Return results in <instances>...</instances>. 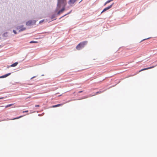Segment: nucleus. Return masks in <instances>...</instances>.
<instances>
[{
	"label": "nucleus",
	"instance_id": "nucleus-1",
	"mask_svg": "<svg viewBox=\"0 0 157 157\" xmlns=\"http://www.w3.org/2000/svg\"><path fill=\"white\" fill-rule=\"evenodd\" d=\"M67 2L66 0H58L57 8H60L62 7V9L59 11L57 14L59 15L60 13L63 12L65 10V7L66 5Z\"/></svg>",
	"mask_w": 157,
	"mask_h": 157
},
{
	"label": "nucleus",
	"instance_id": "nucleus-2",
	"mask_svg": "<svg viewBox=\"0 0 157 157\" xmlns=\"http://www.w3.org/2000/svg\"><path fill=\"white\" fill-rule=\"evenodd\" d=\"M87 43V41H86L81 42L76 46V48L77 50H79L83 48Z\"/></svg>",
	"mask_w": 157,
	"mask_h": 157
},
{
	"label": "nucleus",
	"instance_id": "nucleus-3",
	"mask_svg": "<svg viewBox=\"0 0 157 157\" xmlns=\"http://www.w3.org/2000/svg\"><path fill=\"white\" fill-rule=\"evenodd\" d=\"M17 29H20L19 31V32H20L22 31H24L26 29V28L23 27V26H22L21 27H18L17 28Z\"/></svg>",
	"mask_w": 157,
	"mask_h": 157
},
{
	"label": "nucleus",
	"instance_id": "nucleus-4",
	"mask_svg": "<svg viewBox=\"0 0 157 157\" xmlns=\"http://www.w3.org/2000/svg\"><path fill=\"white\" fill-rule=\"evenodd\" d=\"M113 4L110 5V6H108V7L105 8L101 12V13H103V12L108 10L109 9H110V8H111L112 6H113Z\"/></svg>",
	"mask_w": 157,
	"mask_h": 157
},
{
	"label": "nucleus",
	"instance_id": "nucleus-5",
	"mask_svg": "<svg viewBox=\"0 0 157 157\" xmlns=\"http://www.w3.org/2000/svg\"><path fill=\"white\" fill-rule=\"evenodd\" d=\"M155 67V66H152L151 67H147V68H144L143 69L141 70H140L139 71V72H141V71H144V70H148V69L153 68H154Z\"/></svg>",
	"mask_w": 157,
	"mask_h": 157
},
{
	"label": "nucleus",
	"instance_id": "nucleus-6",
	"mask_svg": "<svg viewBox=\"0 0 157 157\" xmlns=\"http://www.w3.org/2000/svg\"><path fill=\"white\" fill-rule=\"evenodd\" d=\"M77 0H70L68 2V4L70 5L74 4Z\"/></svg>",
	"mask_w": 157,
	"mask_h": 157
},
{
	"label": "nucleus",
	"instance_id": "nucleus-7",
	"mask_svg": "<svg viewBox=\"0 0 157 157\" xmlns=\"http://www.w3.org/2000/svg\"><path fill=\"white\" fill-rule=\"evenodd\" d=\"M11 74V73H9L8 74H6L4 75H2L1 76V78H6Z\"/></svg>",
	"mask_w": 157,
	"mask_h": 157
},
{
	"label": "nucleus",
	"instance_id": "nucleus-8",
	"mask_svg": "<svg viewBox=\"0 0 157 157\" xmlns=\"http://www.w3.org/2000/svg\"><path fill=\"white\" fill-rule=\"evenodd\" d=\"M33 22L32 21H29L26 23V25H30L32 24Z\"/></svg>",
	"mask_w": 157,
	"mask_h": 157
},
{
	"label": "nucleus",
	"instance_id": "nucleus-9",
	"mask_svg": "<svg viewBox=\"0 0 157 157\" xmlns=\"http://www.w3.org/2000/svg\"><path fill=\"white\" fill-rule=\"evenodd\" d=\"M64 104V103H61V104L54 105L52 106V107L54 108V107H59L60 106H61L63 105Z\"/></svg>",
	"mask_w": 157,
	"mask_h": 157
},
{
	"label": "nucleus",
	"instance_id": "nucleus-10",
	"mask_svg": "<svg viewBox=\"0 0 157 157\" xmlns=\"http://www.w3.org/2000/svg\"><path fill=\"white\" fill-rule=\"evenodd\" d=\"M18 63L17 62H15L13 63V64L11 65L10 66L11 67H14L16 66L17 64H18Z\"/></svg>",
	"mask_w": 157,
	"mask_h": 157
},
{
	"label": "nucleus",
	"instance_id": "nucleus-11",
	"mask_svg": "<svg viewBox=\"0 0 157 157\" xmlns=\"http://www.w3.org/2000/svg\"><path fill=\"white\" fill-rule=\"evenodd\" d=\"M13 105V104H10L8 105H7L6 106L5 108H7L8 107L11 106H12Z\"/></svg>",
	"mask_w": 157,
	"mask_h": 157
},
{
	"label": "nucleus",
	"instance_id": "nucleus-12",
	"mask_svg": "<svg viewBox=\"0 0 157 157\" xmlns=\"http://www.w3.org/2000/svg\"><path fill=\"white\" fill-rule=\"evenodd\" d=\"M110 2H111L110 1V0H108L105 2V3L104 4V5H106L107 4Z\"/></svg>",
	"mask_w": 157,
	"mask_h": 157
},
{
	"label": "nucleus",
	"instance_id": "nucleus-13",
	"mask_svg": "<svg viewBox=\"0 0 157 157\" xmlns=\"http://www.w3.org/2000/svg\"><path fill=\"white\" fill-rule=\"evenodd\" d=\"M23 117V116H20V117H16V118H14V119H13V120H14V119H19V118H21V117Z\"/></svg>",
	"mask_w": 157,
	"mask_h": 157
},
{
	"label": "nucleus",
	"instance_id": "nucleus-14",
	"mask_svg": "<svg viewBox=\"0 0 157 157\" xmlns=\"http://www.w3.org/2000/svg\"><path fill=\"white\" fill-rule=\"evenodd\" d=\"M102 92H101V91H98V92H97L96 93V94L94 95H95L96 94H100V93H102Z\"/></svg>",
	"mask_w": 157,
	"mask_h": 157
},
{
	"label": "nucleus",
	"instance_id": "nucleus-15",
	"mask_svg": "<svg viewBox=\"0 0 157 157\" xmlns=\"http://www.w3.org/2000/svg\"><path fill=\"white\" fill-rule=\"evenodd\" d=\"M37 43V41H31L30 42V43Z\"/></svg>",
	"mask_w": 157,
	"mask_h": 157
},
{
	"label": "nucleus",
	"instance_id": "nucleus-16",
	"mask_svg": "<svg viewBox=\"0 0 157 157\" xmlns=\"http://www.w3.org/2000/svg\"><path fill=\"white\" fill-rule=\"evenodd\" d=\"M44 20H43L41 21H40V22H39V23H42V22H43L44 21Z\"/></svg>",
	"mask_w": 157,
	"mask_h": 157
},
{
	"label": "nucleus",
	"instance_id": "nucleus-17",
	"mask_svg": "<svg viewBox=\"0 0 157 157\" xmlns=\"http://www.w3.org/2000/svg\"><path fill=\"white\" fill-rule=\"evenodd\" d=\"M7 98L6 97H5L4 98V97H1L0 98H1V99H4V98Z\"/></svg>",
	"mask_w": 157,
	"mask_h": 157
},
{
	"label": "nucleus",
	"instance_id": "nucleus-18",
	"mask_svg": "<svg viewBox=\"0 0 157 157\" xmlns=\"http://www.w3.org/2000/svg\"><path fill=\"white\" fill-rule=\"evenodd\" d=\"M28 112V110H26V111H23L22 112L23 113H27V112Z\"/></svg>",
	"mask_w": 157,
	"mask_h": 157
},
{
	"label": "nucleus",
	"instance_id": "nucleus-19",
	"mask_svg": "<svg viewBox=\"0 0 157 157\" xmlns=\"http://www.w3.org/2000/svg\"><path fill=\"white\" fill-rule=\"evenodd\" d=\"M13 32L15 34H16L17 33L14 30H13Z\"/></svg>",
	"mask_w": 157,
	"mask_h": 157
},
{
	"label": "nucleus",
	"instance_id": "nucleus-20",
	"mask_svg": "<svg viewBox=\"0 0 157 157\" xmlns=\"http://www.w3.org/2000/svg\"><path fill=\"white\" fill-rule=\"evenodd\" d=\"M35 106L36 107H40V105H35Z\"/></svg>",
	"mask_w": 157,
	"mask_h": 157
},
{
	"label": "nucleus",
	"instance_id": "nucleus-21",
	"mask_svg": "<svg viewBox=\"0 0 157 157\" xmlns=\"http://www.w3.org/2000/svg\"><path fill=\"white\" fill-rule=\"evenodd\" d=\"M82 91H79L78 93H82Z\"/></svg>",
	"mask_w": 157,
	"mask_h": 157
},
{
	"label": "nucleus",
	"instance_id": "nucleus-22",
	"mask_svg": "<svg viewBox=\"0 0 157 157\" xmlns=\"http://www.w3.org/2000/svg\"><path fill=\"white\" fill-rule=\"evenodd\" d=\"M35 77H33L32 78H31V79H32L33 78H34Z\"/></svg>",
	"mask_w": 157,
	"mask_h": 157
},
{
	"label": "nucleus",
	"instance_id": "nucleus-23",
	"mask_svg": "<svg viewBox=\"0 0 157 157\" xmlns=\"http://www.w3.org/2000/svg\"><path fill=\"white\" fill-rule=\"evenodd\" d=\"M113 0H110V2H111V1H113Z\"/></svg>",
	"mask_w": 157,
	"mask_h": 157
},
{
	"label": "nucleus",
	"instance_id": "nucleus-24",
	"mask_svg": "<svg viewBox=\"0 0 157 157\" xmlns=\"http://www.w3.org/2000/svg\"><path fill=\"white\" fill-rule=\"evenodd\" d=\"M66 14L64 16H66Z\"/></svg>",
	"mask_w": 157,
	"mask_h": 157
}]
</instances>
